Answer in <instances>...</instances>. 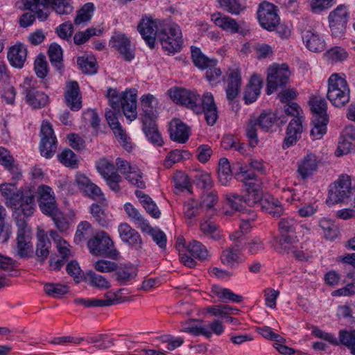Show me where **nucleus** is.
Returning <instances> with one entry per match:
<instances>
[{"label": "nucleus", "mask_w": 355, "mask_h": 355, "mask_svg": "<svg viewBox=\"0 0 355 355\" xmlns=\"http://www.w3.org/2000/svg\"><path fill=\"white\" fill-rule=\"evenodd\" d=\"M254 177L253 173L247 171L241 172L238 177L241 180L245 181L246 194L245 198L249 206H254L259 202L261 203L262 200L264 199L263 198L261 184Z\"/></svg>", "instance_id": "f8f14e48"}, {"label": "nucleus", "mask_w": 355, "mask_h": 355, "mask_svg": "<svg viewBox=\"0 0 355 355\" xmlns=\"http://www.w3.org/2000/svg\"><path fill=\"white\" fill-rule=\"evenodd\" d=\"M36 81L33 78H26L21 85L22 94L25 96L26 103L34 109L44 107L49 102L48 96L39 91L35 87Z\"/></svg>", "instance_id": "4468645a"}, {"label": "nucleus", "mask_w": 355, "mask_h": 355, "mask_svg": "<svg viewBox=\"0 0 355 355\" xmlns=\"http://www.w3.org/2000/svg\"><path fill=\"white\" fill-rule=\"evenodd\" d=\"M64 99L68 107L73 111H78L82 107V97L80 87L76 81L69 80L66 83Z\"/></svg>", "instance_id": "a878e982"}, {"label": "nucleus", "mask_w": 355, "mask_h": 355, "mask_svg": "<svg viewBox=\"0 0 355 355\" xmlns=\"http://www.w3.org/2000/svg\"><path fill=\"white\" fill-rule=\"evenodd\" d=\"M310 106L313 113V118L327 117V103L324 98L319 96L312 98L310 101Z\"/></svg>", "instance_id": "5fc2aeb1"}, {"label": "nucleus", "mask_w": 355, "mask_h": 355, "mask_svg": "<svg viewBox=\"0 0 355 355\" xmlns=\"http://www.w3.org/2000/svg\"><path fill=\"white\" fill-rule=\"evenodd\" d=\"M182 332L188 333L192 336H198L203 335L205 336H209L210 333L206 328L202 327V324L197 325L193 322H182L180 329Z\"/></svg>", "instance_id": "69168bd1"}, {"label": "nucleus", "mask_w": 355, "mask_h": 355, "mask_svg": "<svg viewBox=\"0 0 355 355\" xmlns=\"http://www.w3.org/2000/svg\"><path fill=\"white\" fill-rule=\"evenodd\" d=\"M168 94L173 102L185 105L197 114L202 111V107L198 103L200 96L196 91L175 87L171 88Z\"/></svg>", "instance_id": "2eb2a0df"}, {"label": "nucleus", "mask_w": 355, "mask_h": 355, "mask_svg": "<svg viewBox=\"0 0 355 355\" xmlns=\"http://www.w3.org/2000/svg\"><path fill=\"white\" fill-rule=\"evenodd\" d=\"M277 7L267 1L260 3L257 10V17L261 27L272 31L279 24V17Z\"/></svg>", "instance_id": "f3484780"}, {"label": "nucleus", "mask_w": 355, "mask_h": 355, "mask_svg": "<svg viewBox=\"0 0 355 355\" xmlns=\"http://www.w3.org/2000/svg\"><path fill=\"white\" fill-rule=\"evenodd\" d=\"M110 46L120 53L125 60L135 58V50L129 37L122 33H114L110 40Z\"/></svg>", "instance_id": "4be33fe9"}, {"label": "nucleus", "mask_w": 355, "mask_h": 355, "mask_svg": "<svg viewBox=\"0 0 355 355\" xmlns=\"http://www.w3.org/2000/svg\"><path fill=\"white\" fill-rule=\"evenodd\" d=\"M24 8L33 11L40 21H45L48 16V7L58 15H69L73 10L71 0H24Z\"/></svg>", "instance_id": "7ed1b4c3"}, {"label": "nucleus", "mask_w": 355, "mask_h": 355, "mask_svg": "<svg viewBox=\"0 0 355 355\" xmlns=\"http://www.w3.org/2000/svg\"><path fill=\"white\" fill-rule=\"evenodd\" d=\"M116 279L121 284H125L128 282L135 279L137 275V268L132 265H126L121 268L116 273Z\"/></svg>", "instance_id": "e2e57ef3"}, {"label": "nucleus", "mask_w": 355, "mask_h": 355, "mask_svg": "<svg viewBox=\"0 0 355 355\" xmlns=\"http://www.w3.org/2000/svg\"><path fill=\"white\" fill-rule=\"evenodd\" d=\"M211 292L213 295L218 297L221 301L225 302L230 301L232 302H241L243 300L241 295L233 293L231 290L222 288L219 286H213Z\"/></svg>", "instance_id": "a18cd8bd"}, {"label": "nucleus", "mask_w": 355, "mask_h": 355, "mask_svg": "<svg viewBox=\"0 0 355 355\" xmlns=\"http://www.w3.org/2000/svg\"><path fill=\"white\" fill-rule=\"evenodd\" d=\"M290 76L291 71L286 64L274 63L270 65L267 69V94L270 95L279 87L287 84Z\"/></svg>", "instance_id": "1a4fd4ad"}, {"label": "nucleus", "mask_w": 355, "mask_h": 355, "mask_svg": "<svg viewBox=\"0 0 355 355\" xmlns=\"http://www.w3.org/2000/svg\"><path fill=\"white\" fill-rule=\"evenodd\" d=\"M354 150H355V128L352 125L347 126L342 132L335 154L337 157H340Z\"/></svg>", "instance_id": "393cba45"}, {"label": "nucleus", "mask_w": 355, "mask_h": 355, "mask_svg": "<svg viewBox=\"0 0 355 355\" xmlns=\"http://www.w3.org/2000/svg\"><path fill=\"white\" fill-rule=\"evenodd\" d=\"M156 119H143V130L146 137L153 144L160 146L162 145V138L157 130L155 120Z\"/></svg>", "instance_id": "58836bf2"}, {"label": "nucleus", "mask_w": 355, "mask_h": 355, "mask_svg": "<svg viewBox=\"0 0 355 355\" xmlns=\"http://www.w3.org/2000/svg\"><path fill=\"white\" fill-rule=\"evenodd\" d=\"M125 178L131 184L139 189H144L146 187V183L143 178V173L137 167H133L132 171L125 174Z\"/></svg>", "instance_id": "774afa93"}, {"label": "nucleus", "mask_w": 355, "mask_h": 355, "mask_svg": "<svg viewBox=\"0 0 355 355\" xmlns=\"http://www.w3.org/2000/svg\"><path fill=\"white\" fill-rule=\"evenodd\" d=\"M0 192L6 205L13 210V216L31 217L35 211V198L31 191L18 190L14 184H3Z\"/></svg>", "instance_id": "f257e3e1"}, {"label": "nucleus", "mask_w": 355, "mask_h": 355, "mask_svg": "<svg viewBox=\"0 0 355 355\" xmlns=\"http://www.w3.org/2000/svg\"><path fill=\"white\" fill-rule=\"evenodd\" d=\"M49 236L55 243L56 248L62 259L73 256V252L69 243L63 239L55 231L51 230Z\"/></svg>", "instance_id": "49530a36"}, {"label": "nucleus", "mask_w": 355, "mask_h": 355, "mask_svg": "<svg viewBox=\"0 0 355 355\" xmlns=\"http://www.w3.org/2000/svg\"><path fill=\"white\" fill-rule=\"evenodd\" d=\"M218 175L219 182L223 186H227L232 179L230 164L227 158L223 157L219 159Z\"/></svg>", "instance_id": "603ef678"}, {"label": "nucleus", "mask_w": 355, "mask_h": 355, "mask_svg": "<svg viewBox=\"0 0 355 355\" xmlns=\"http://www.w3.org/2000/svg\"><path fill=\"white\" fill-rule=\"evenodd\" d=\"M137 95L135 89H128L119 94L116 89L110 88L106 96L110 107L117 111L121 108L126 119L132 122L137 117Z\"/></svg>", "instance_id": "f03ea898"}, {"label": "nucleus", "mask_w": 355, "mask_h": 355, "mask_svg": "<svg viewBox=\"0 0 355 355\" xmlns=\"http://www.w3.org/2000/svg\"><path fill=\"white\" fill-rule=\"evenodd\" d=\"M169 132L171 139L180 144L186 143L191 135L190 128L178 119L171 121Z\"/></svg>", "instance_id": "7c9ffc66"}, {"label": "nucleus", "mask_w": 355, "mask_h": 355, "mask_svg": "<svg viewBox=\"0 0 355 355\" xmlns=\"http://www.w3.org/2000/svg\"><path fill=\"white\" fill-rule=\"evenodd\" d=\"M187 250L193 258L199 260H205L209 257L206 247L197 241L189 242L187 245Z\"/></svg>", "instance_id": "864d4df0"}, {"label": "nucleus", "mask_w": 355, "mask_h": 355, "mask_svg": "<svg viewBox=\"0 0 355 355\" xmlns=\"http://www.w3.org/2000/svg\"><path fill=\"white\" fill-rule=\"evenodd\" d=\"M321 165V159L314 153H308L297 164V172L303 180L313 178Z\"/></svg>", "instance_id": "aec40b11"}, {"label": "nucleus", "mask_w": 355, "mask_h": 355, "mask_svg": "<svg viewBox=\"0 0 355 355\" xmlns=\"http://www.w3.org/2000/svg\"><path fill=\"white\" fill-rule=\"evenodd\" d=\"M306 47L312 52H321L326 47V43L322 36L310 30L304 31L302 35Z\"/></svg>", "instance_id": "c9c22d12"}, {"label": "nucleus", "mask_w": 355, "mask_h": 355, "mask_svg": "<svg viewBox=\"0 0 355 355\" xmlns=\"http://www.w3.org/2000/svg\"><path fill=\"white\" fill-rule=\"evenodd\" d=\"M352 180L349 175L341 174L329 186L326 204L331 207L349 198L352 193Z\"/></svg>", "instance_id": "423d86ee"}, {"label": "nucleus", "mask_w": 355, "mask_h": 355, "mask_svg": "<svg viewBox=\"0 0 355 355\" xmlns=\"http://www.w3.org/2000/svg\"><path fill=\"white\" fill-rule=\"evenodd\" d=\"M165 23L159 19H153L150 16L142 17L137 26V30L146 44L151 49L155 47L160 29Z\"/></svg>", "instance_id": "9d476101"}, {"label": "nucleus", "mask_w": 355, "mask_h": 355, "mask_svg": "<svg viewBox=\"0 0 355 355\" xmlns=\"http://www.w3.org/2000/svg\"><path fill=\"white\" fill-rule=\"evenodd\" d=\"M38 203L41 211L46 215L58 208L55 194L52 189L46 185H41L37 191Z\"/></svg>", "instance_id": "b1692460"}, {"label": "nucleus", "mask_w": 355, "mask_h": 355, "mask_svg": "<svg viewBox=\"0 0 355 355\" xmlns=\"http://www.w3.org/2000/svg\"><path fill=\"white\" fill-rule=\"evenodd\" d=\"M220 259L226 267L235 269L243 261V256L239 249V245L235 244L224 249L221 252Z\"/></svg>", "instance_id": "cd10ccee"}, {"label": "nucleus", "mask_w": 355, "mask_h": 355, "mask_svg": "<svg viewBox=\"0 0 355 355\" xmlns=\"http://www.w3.org/2000/svg\"><path fill=\"white\" fill-rule=\"evenodd\" d=\"M327 97L337 107H342L349 101L350 89L344 74L335 73L329 76Z\"/></svg>", "instance_id": "20e7f679"}, {"label": "nucleus", "mask_w": 355, "mask_h": 355, "mask_svg": "<svg viewBox=\"0 0 355 355\" xmlns=\"http://www.w3.org/2000/svg\"><path fill=\"white\" fill-rule=\"evenodd\" d=\"M198 103L202 107L200 113L204 112L207 123L209 125H214L218 119V111L213 94L210 92L204 93Z\"/></svg>", "instance_id": "bb28decb"}, {"label": "nucleus", "mask_w": 355, "mask_h": 355, "mask_svg": "<svg viewBox=\"0 0 355 355\" xmlns=\"http://www.w3.org/2000/svg\"><path fill=\"white\" fill-rule=\"evenodd\" d=\"M207 311L213 316L225 319L228 315L237 313L239 309L228 305H214L208 306Z\"/></svg>", "instance_id": "4d7b16f0"}, {"label": "nucleus", "mask_w": 355, "mask_h": 355, "mask_svg": "<svg viewBox=\"0 0 355 355\" xmlns=\"http://www.w3.org/2000/svg\"><path fill=\"white\" fill-rule=\"evenodd\" d=\"M123 289L116 291H110L105 293V299L96 298H76L74 303L83 307H103L121 303L125 301V297L122 296Z\"/></svg>", "instance_id": "dca6fc26"}, {"label": "nucleus", "mask_w": 355, "mask_h": 355, "mask_svg": "<svg viewBox=\"0 0 355 355\" xmlns=\"http://www.w3.org/2000/svg\"><path fill=\"white\" fill-rule=\"evenodd\" d=\"M191 58L194 64L201 69H206L208 67L216 65V60L209 59L196 47L191 49Z\"/></svg>", "instance_id": "3c124183"}, {"label": "nucleus", "mask_w": 355, "mask_h": 355, "mask_svg": "<svg viewBox=\"0 0 355 355\" xmlns=\"http://www.w3.org/2000/svg\"><path fill=\"white\" fill-rule=\"evenodd\" d=\"M119 114V111L108 110L105 112V118L118 141L124 148L128 150L131 148L130 137L127 135L118 121Z\"/></svg>", "instance_id": "412c9836"}, {"label": "nucleus", "mask_w": 355, "mask_h": 355, "mask_svg": "<svg viewBox=\"0 0 355 355\" xmlns=\"http://www.w3.org/2000/svg\"><path fill=\"white\" fill-rule=\"evenodd\" d=\"M328 117L313 118V126L311 130L313 139H320L327 132Z\"/></svg>", "instance_id": "13d9d810"}, {"label": "nucleus", "mask_w": 355, "mask_h": 355, "mask_svg": "<svg viewBox=\"0 0 355 355\" xmlns=\"http://www.w3.org/2000/svg\"><path fill=\"white\" fill-rule=\"evenodd\" d=\"M329 28L334 37H341L348 21V9L344 4L338 5L328 17Z\"/></svg>", "instance_id": "6ab92c4d"}, {"label": "nucleus", "mask_w": 355, "mask_h": 355, "mask_svg": "<svg viewBox=\"0 0 355 355\" xmlns=\"http://www.w3.org/2000/svg\"><path fill=\"white\" fill-rule=\"evenodd\" d=\"M277 119V114L270 111L263 112L258 118L253 117L250 119L246 126V135L252 147H255L259 142L257 127L259 126L265 131H269L275 125Z\"/></svg>", "instance_id": "0eeeda50"}, {"label": "nucleus", "mask_w": 355, "mask_h": 355, "mask_svg": "<svg viewBox=\"0 0 355 355\" xmlns=\"http://www.w3.org/2000/svg\"><path fill=\"white\" fill-rule=\"evenodd\" d=\"M7 57L12 67L21 69L26 60L27 49L23 44L17 43L10 47Z\"/></svg>", "instance_id": "72a5a7b5"}, {"label": "nucleus", "mask_w": 355, "mask_h": 355, "mask_svg": "<svg viewBox=\"0 0 355 355\" xmlns=\"http://www.w3.org/2000/svg\"><path fill=\"white\" fill-rule=\"evenodd\" d=\"M261 207L263 211L275 217L280 216L283 213V208L280 202L277 199H275L272 196H269L262 200Z\"/></svg>", "instance_id": "8fccbe9b"}, {"label": "nucleus", "mask_w": 355, "mask_h": 355, "mask_svg": "<svg viewBox=\"0 0 355 355\" xmlns=\"http://www.w3.org/2000/svg\"><path fill=\"white\" fill-rule=\"evenodd\" d=\"M141 230L150 235L153 241L160 248L164 249L166 248V236L164 232L161 231L159 229L153 228L150 225L149 222L148 223V227L145 228L143 227Z\"/></svg>", "instance_id": "052dcab7"}, {"label": "nucleus", "mask_w": 355, "mask_h": 355, "mask_svg": "<svg viewBox=\"0 0 355 355\" xmlns=\"http://www.w3.org/2000/svg\"><path fill=\"white\" fill-rule=\"evenodd\" d=\"M211 20L216 26L231 34L239 33L241 28L236 19L220 12L213 13L211 15Z\"/></svg>", "instance_id": "473e14b6"}, {"label": "nucleus", "mask_w": 355, "mask_h": 355, "mask_svg": "<svg viewBox=\"0 0 355 355\" xmlns=\"http://www.w3.org/2000/svg\"><path fill=\"white\" fill-rule=\"evenodd\" d=\"M90 213L102 227H107L112 222V214L110 212L103 210L97 204L94 203L91 205Z\"/></svg>", "instance_id": "09e8293b"}, {"label": "nucleus", "mask_w": 355, "mask_h": 355, "mask_svg": "<svg viewBox=\"0 0 355 355\" xmlns=\"http://www.w3.org/2000/svg\"><path fill=\"white\" fill-rule=\"evenodd\" d=\"M77 64L79 69L87 74H94L96 73V62L92 55H83L77 59Z\"/></svg>", "instance_id": "6e6d98bb"}, {"label": "nucleus", "mask_w": 355, "mask_h": 355, "mask_svg": "<svg viewBox=\"0 0 355 355\" xmlns=\"http://www.w3.org/2000/svg\"><path fill=\"white\" fill-rule=\"evenodd\" d=\"M28 217H15L18 227L17 236V250L20 257L27 256L33 249L32 231L27 225L26 219Z\"/></svg>", "instance_id": "9b49d317"}, {"label": "nucleus", "mask_w": 355, "mask_h": 355, "mask_svg": "<svg viewBox=\"0 0 355 355\" xmlns=\"http://www.w3.org/2000/svg\"><path fill=\"white\" fill-rule=\"evenodd\" d=\"M157 40L161 43L163 49L169 53L180 51L182 44L180 27L175 24H165L160 29Z\"/></svg>", "instance_id": "6e6552de"}, {"label": "nucleus", "mask_w": 355, "mask_h": 355, "mask_svg": "<svg viewBox=\"0 0 355 355\" xmlns=\"http://www.w3.org/2000/svg\"><path fill=\"white\" fill-rule=\"evenodd\" d=\"M118 233L123 243L135 249L141 248L142 240L140 234L128 223H121L118 226Z\"/></svg>", "instance_id": "c756f323"}, {"label": "nucleus", "mask_w": 355, "mask_h": 355, "mask_svg": "<svg viewBox=\"0 0 355 355\" xmlns=\"http://www.w3.org/2000/svg\"><path fill=\"white\" fill-rule=\"evenodd\" d=\"M200 230L204 234L214 241H218L222 238L220 230L213 221L206 220L201 222Z\"/></svg>", "instance_id": "bf43d9fd"}, {"label": "nucleus", "mask_w": 355, "mask_h": 355, "mask_svg": "<svg viewBox=\"0 0 355 355\" xmlns=\"http://www.w3.org/2000/svg\"><path fill=\"white\" fill-rule=\"evenodd\" d=\"M49 57L52 64L58 70L62 68V49L55 43L51 44L49 49Z\"/></svg>", "instance_id": "680f3d73"}, {"label": "nucleus", "mask_w": 355, "mask_h": 355, "mask_svg": "<svg viewBox=\"0 0 355 355\" xmlns=\"http://www.w3.org/2000/svg\"><path fill=\"white\" fill-rule=\"evenodd\" d=\"M94 6L92 3L85 4L77 12L74 24L79 25L88 22L94 13Z\"/></svg>", "instance_id": "0e129e2a"}, {"label": "nucleus", "mask_w": 355, "mask_h": 355, "mask_svg": "<svg viewBox=\"0 0 355 355\" xmlns=\"http://www.w3.org/2000/svg\"><path fill=\"white\" fill-rule=\"evenodd\" d=\"M124 210L128 217L132 221L138 228L148 227V220L146 219L130 202H125L123 205Z\"/></svg>", "instance_id": "c03bdc74"}, {"label": "nucleus", "mask_w": 355, "mask_h": 355, "mask_svg": "<svg viewBox=\"0 0 355 355\" xmlns=\"http://www.w3.org/2000/svg\"><path fill=\"white\" fill-rule=\"evenodd\" d=\"M298 241L297 236L288 234H281L279 239L280 250L283 252L293 253L297 259L302 261L305 259V256L296 250Z\"/></svg>", "instance_id": "e433bc0d"}, {"label": "nucleus", "mask_w": 355, "mask_h": 355, "mask_svg": "<svg viewBox=\"0 0 355 355\" xmlns=\"http://www.w3.org/2000/svg\"><path fill=\"white\" fill-rule=\"evenodd\" d=\"M75 182L79 189L90 198L105 200V196L101 188L93 183L86 175L78 173L75 177Z\"/></svg>", "instance_id": "5701e85b"}, {"label": "nucleus", "mask_w": 355, "mask_h": 355, "mask_svg": "<svg viewBox=\"0 0 355 355\" xmlns=\"http://www.w3.org/2000/svg\"><path fill=\"white\" fill-rule=\"evenodd\" d=\"M135 194L141 206L151 217L159 218L161 216L159 207L148 195L139 190L135 191Z\"/></svg>", "instance_id": "4c0bfd02"}, {"label": "nucleus", "mask_w": 355, "mask_h": 355, "mask_svg": "<svg viewBox=\"0 0 355 355\" xmlns=\"http://www.w3.org/2000/svg\"><path fill=\"white\" fill-rule=\"evenodd\" d=\"M219 7L232 15H239L245 9V0H217Z\"/></svg>", "instance_id": "de8ad7c7"}, {"label": "nucleus", "mask_w": 355, "mask_h": 355, "mask_svg": "<svg viewBox=\"0 0 355 355\" xmlns=\"http://www.w3.org/2000/svg\"><path fill=\"white\" fill-rule=\"evenodd\" d=\"M225 92L228 100H233L239 93L241 86V70L238 67L229 69L227 72Z\"/></svg>", "instance_id": "c85d7f7f"}, {"label": "nucleus", "mask_w": 355, "mask_h": 355, "mask_svg": "<svg viewBox=\"0 0 355 355\" xmlns=\"http://www.w3.org/2000/svg\"><path fill=\"white\" fill-rule=\"evenodd\" d=\"M141 109L143 110V119H156L157 118V105L158 104L157 98L150 94L141 96L140 98Z\"/></svg>", "instance_id": "ea45409f"}, {"label": "nucleus", "mask_w": 355, "mask_h": 355, "mask_svg": "<svg viewBox=\"0 0 355 355\" xmlns=\"http://www.w3.org/2000/svg\"><path fill=\"white\" fill-rule=\"evenodd\" d=\"M263 80L257 74H253L246 86L244 93V100L247 104L252 103L257 101L261 94Z\"/></svg>", "instance_id": "f704fd0d"}, {"label": "nucleus", "mask_w": 355, "mask_h": 355, "mask_svg": "<svg viewBox=\"0 0 355 355\" xmlns=\"http://www.w3.org/2000/svg\"><path fill=\"white\" fill-rule=\"evenodd\" d=\"M339 340L350 351L351 354L355 355V330H341L339 332Z\"/></svg>", "instance_id": "338daca9"}, {"label": "nucleus", "mask_w": 355, "mask_h": 355, "mask_svg": "<svg viewBox=\"0 0 355 355\" xmlns=\"http://www.w3.org/2000/svg\"><path fill=\"white\" fill-rule=\"evenodd\" d=\"M96 167L109 188L116 193L119 192L122 177L116 171L113 163L106 158H101L96 162Z\"/></svg>", "instance_id": "ddd939ff"}, {"label": "nucleus", "mask_w": 355, "mask_h": 355, "mask_svg": "<svg viewBox=\"0 0 355 355\" xmlns=\"http://www.w3.org/2000/svg\"><path fill=\"white\" fill-rule=\"evenodd\" d=\"M89 252L96 256H105L113 259H119V252L108 234L104 231L97 232L87 242Z\"/></svg>", "instance_id": "39448f33"}, {"label": "nucleus", "mask_w": 355, "mask_h": 355, "mask_svg": "<svg viewBox=\"0 0 355 355\" xmlns=\"http://www.w3.org/2000/svg\"><path fill=\"white\" fill-rule=\"evenodd\" d=\"M37 249L36 254L38 257L42 260L45 259L49 254V249L51 248V242L48 238L47 234L44 230L39 229L37 232Z\"/></svg>", "instance_id": "79ce46f5"}, {"label": "nucleus", "mask_w": 355, "mask_h": 355, "mask_svg": "<svg viewBox=\"0 0 355 355\" xmlns=\"http://www.w3.org/2000/svg\"><path fill=\"white\" fill-rule=\"evenodd\" d=\"M40 148L41 155L49 159L53 157L57 149V139L52 125L49 122H42L40 129Z\"/></svg>", "instance_id": "a211bd4d"}, {"label": "nucleus", "mask_w": 355, "mask_h": 355, "mask_svg": "<svg viewBox=\"0 0 355 355\" xmlns=\"http://www.w3.org/2000/svg\"><path fill=\"white\" fill-rule=\"evenodd\" d=\"M217 202L218 196L216 192L214 191H206L201 196L200 206L202 211H206V215L211 216L216 214L215 205Z\"/></svg>", "instance_id": "a19ab883"}, {"label": "nucleus", "mask_w": 355, "mask_h": 355, "mask_svg": "<svg viewBox=\"0 0 355 355\" xmlns=\"http://www.w3.org/2000/svg\"><path fill=\"white\" fill-rule=\"evenodd\" d=\"M191 156L190 152L187 150H173L167 154L163 164L165 168H170L176 163L189 159Z\"/></svg>", "instance_id": "37998d69"}, {"label": "nucleus", "mask_w": 355, "mask_h": 355, "mask_svg": "<svg viewBox=\"0 0 355 355\" xmlns=\"http://www.w3.org/2000/svg\"><path fill=\"white\" fill-rule=\"evenodd\" d=\"M302 122L303 117H295L289 122L283 144L284 148L294 145L300 138L303 131Z\"/></svg>", "instance_id": "2f4dec72"}]
</instances>
